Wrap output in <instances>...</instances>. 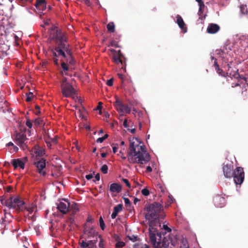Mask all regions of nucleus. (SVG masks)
<instances>
[{
    "label": "nucleus",
    "mask_w": 248,
    "mask_h": 248,
    "mask_svg": "<svg viewBox=\"0 0 248 248\" xmlns=\"http://www.w3.org/2000/svg\"><path fill=\"white\" fill-rule=\"evenodd\" d=\"M101 171L104 174H106L108 173V167L107 165H103L101 168Z\"/></svg>",
    "instance_id": "nucleus-32"
},
{
    "label": "nucleus",
    "mask_w": 248,
    "mask_h": 248,
    "mask_svg": "<svg viewBox=\"0 0 248 248\" xmlns=\"http://www.w3.org/2000/svg\"><path fill=\"white\" fill-rule=\"evenodd\" d=\"M122 181L125 184L126 186H127L128 187H130V184L127 179L123 178Z\"/></svg>",
    "instance_id": "nucleus-42"
},
{
    "label": "nucleus",
    "mask_w": 248,
    "mask_h": 248,
    "mask_svg": "<svg viewBox=\"0 0 248 248\" xmlns=\"http://www.w3.org/2000/svg\"><path fill=\"white\" fill-rule=\"evenodd\" d=\"M164 229L167 232H170L171 230L170 228L168 227L166 225H163V226Z\"/></svg>",
    "instance_id": "nucleus-47"
},
{
    "label": "nucleus",
    "mask_w": 248,
    "mask_h": 248,
    "mask_svg": "<svg viewBox=\"0 0 248 248\" xmlns=\"http://www.w3.org/2000/svg\"><path fill=\"white\" fill-rule=\"evenodd\" d=\"M27 98L26 99V101L27 102H30L31 100L33 97V94L31 92H29V93L26 94Z\"/></svg>",
    "instance_id": "nucleus-31"
},
{
    "label": "nucleus",
    "mask_w": 248,
    "mask_h": 248,
    "mask_svg": "<svg viewBox=\"0 0 248 248\" xmlns=\"http://www.w3.org/2000/svg\"><path fill=\"white\" fill-rule=\"evenodd\" d=\"M141 192L142 194L144 196H148L150 194L149 190L147 188H143V189L141 190Z\"/></svg>",
    "instance_id": "nucleus-39"
},
{
    "label": "nucleus",
    "mask_w": 248,
    "mask_h": 248,
    "mask_svg": "<svg viewBox=\"0 0 248 248\" xmlns=\"http://www.w3.org/2000/svg\"><path fill=\"white\" fill-rule=\"evenodd\" d=\"M107 155V153H103L101 154V156L103 158H104L106 156V155Z\"/></svg>",
    "instance_id": "nucleus-63"
},
{
    "label": "nucleus",
    "mask_w": 248,
    "mask_h": 248,
    "mask_svg": "<svg viewBox=\"0 0 248 248\" xmlns=\"http://www.w3.org/2000/svg\"><path fill=\"white\" fill-rule=\"evenodd\" d=\"M84 233L88 235L89 238L93 237L97 234V232L93 227L85 228Z\"/></svg>",
    "instance_id": "nucleus-19"
},
{
    "label": "nucleus",
    "mask_w": 248,
    "mask_h": 248,
    "mask_svg": "<svg viewBox=\"0 0 248 248\" xmlns=\"http://www.w3.org/2000/svg\"><path fill=\"white\" fill-rule=\"evenodd\" d=\"M134 140L138 141L137 138H133L130 140L128 148L127 159L129 163L132 164H140V167H142V165L148 162L150 159V155L147 152L145 146H140L135 144Z\"/></svg>",
    "instance_id": "nucleus-2"
},
{
    "label": "nucleus",
    "mask_w": 248,
    "mask_h": 248,
    "mask_svg": "<svg viewBox=\"0 0 248 248\" xmlns=\"http://www.w3.org/2000/svg\"><path fill=\"white\" fill-rule=\"evenodd\" d=\"M83 1L86 5L88 6H90L91 4V3L89 0H83Z\"/></svg>",
    "instance_id": "nucleus-51"
},
{
    "label": "nucleus",
    "mask_w": 248,
    "mask_h": 248,
    "mask_svg": "<svg viewBox=\"0 0 248 248\" xmlns=\"http://www.w3.org/2000/svg\"><path fill=\"white\" fill-rule=\"evenodd\" d=\"M64 201L67 202V204L63 202H60L57 205V208L58 210L63 214H65L68 211V202L66 199H63Z\"/></svg>",
    "instance_id": "nucleus-15"
},
{
    "label": "nucleus",
    "mask_w": 248,
    "mask_h": 248,
    "mask_svg": "<svg viewBox=\"0 0 248 248\" xmlns=\"http://www.w3.org/2000/svg\"><path fill=\"white\" fill-rule=\"evenodd\" d=\"M52 141L55 144H57V142H58L57 139L56 137H55L54 138L52 139Z\"/></svg>",
    "instance_id": "nucleus-59"
},
{
    "label": "nucleus",
    "mask_w": 248,
    "mask_h": 248,
    "mask_svg": "<svg viewBox=\"0 0 248 248\" xmlns=\"http://www.w3.org/2000/svg\"><path fill=\"white\" fill-rule=\"evenodd\" d=\"M127 237H128L129 240H130L133 242H136L137 240V236H135L134 235H132L131 236H128Z\"/></svg>",
    "instance_id": "nucleus-41"
},
{
    "label": "nucleus",
    "mask_w": 248,
    "mask_h": 248,
    "mask_svg": "<svg viewBox=\"0 0 248 248\" xmlns=\"http://www.w3.org/2000/svg\"><path fill=\"white\" fill-rule=\"evenodd\" d=\"M237 86H240V84L239 83H235V84L233 83L232 85V88H234V87H235Z\"/></svg>",
    "instance_id": "nucleus-60"
},
{
    "label": "nucleus",
    "mask_w": 248,
    "mask_h": 248,
    "mask_svg": "<svg viewBox=\"0 0 248 248\" xmlns=\"http://www.w3.org/2000/svg\"><path fill=\"white\" fill-rule=\"evenodd\" d=\"M119 154H121V157L123 159H126V157L124 155V153H123V152L122 151V150L120 151L119 152Z\"/></svg>",
    "instance_id": "nucleus-55"
},
{
    "label": "nucleus",
    "mask_w": 248,
    "mask_h": 248,
    "mask_svg": "<svg viewBox=\"0 0 248 248\" xmlns=\"http://www.w3.org/2000/svg\"><path fill=\"white\" fill-rule=\"evenodd\" d=\"M54 51L52 50L53 51V62H54L55 64L57 66H58L59 65V63L58 62V59H57V57H60L61 59H62V56L59 55L58 52H57L55 49Z\"/></svg>",
    "instance_id": "nucleus-25"
},
{
    "label": "nucleus",
    "mask_w": 248,
    "mask_h": 248,
    "mask_svg": "<svg viewBox=\"0 0 248 248\" xmlns=\"http://www.w3.org/2000/svg\"><path fill=\"white\" fill-rule=\"evenodd\" d=\"M35 208V205L33 204H31L28 207L26 206L25 210H27L29 214H31Z\"/></svg>",
    "instance_id": "nucleus-28"
},
{
    "label": "nucleus",
    "mask_w": 248,
    "mask_h": 248,
    "mask_svg": "<svg viewBox=\"0 0 248 248\" xmlns=\"http://www.w3.org/2000/svg\"><path fill=\"white\" fill-rule=\"evenodd\" d=\"M13 149H14V151L15 152H17V151L18 150V147L15 145L13 146Z\"/></svg>",
    "instance_id": "nucleus-62"
},
{
    "label": "nucleus",
    "mask_w": 248,
    "mask_h": 248,
    "mask_svg": "<svg viewBox=\"0 0 248 248\" xmlns=\"http://www.w3.org/2000/svg\"><path fill=\"white\" fill-rule=\"evenodd\" d=\"M95 178L96 180L99 181L100 180V174L99 173H97L95 176Z\"/></svg>",
    "instance_id": "nucleus-56"
},
{
    "label": "nucleus",
    "mask_w": 248,
    "mask_h": 248,
    "mask_svg": "<svg viewBox=\"0 0 248 248\" xmlns=\"http://www.w3.org/2000/svg\"><path fill=\"white\" fill-rule=\"evenodd\" d=\"M240 11L242 14L245 15L248 18V11L246 5H241L240 6Z\"/></svg>",
    "instance_id": "nucleus-27"
},
{
    "label": "nucleus",
    "mask_w": 248,
    "mask_h": 248,
    "mask_svg": "<svg viewBox=\"0 0 248 248\" xmlns=\"http://www.w3.org/2000/svg\"><path fill=\"white\" fill-rule=\"evenodd\" d=\"M114 239L116 241H120V237L118 235H114Z\"/></svg>",
    "instance_id": "nucleus-57"
},
{
    "label": "nucleus",
    "mask_w": 248,
    "mask_h": 248,
    "mask_svg": "<svg viewBox=\"0 0 248 248\" xmlns=\"http://www.w3.org/2000/svg\"><path fill=\"white\" fill-rule=\"evenodd\" d=\"M108 31L110 33H113L115 31V25L113 22H109L107 26Z\"/></svg>",
    "instance_id": "nucleus-26"
},
{
    "label": "nucleus",
    "mask_w": 248,
    "mask_h": 248,
    "mask_svg": "<svg viewBox=\"0 0 248 248\" xmlns=\"http://www.w3.org/2000/svg\"><path fill=\"white\" fill-rule=\"evenodd\" d=\"M196 1L198 2L199 5L200 7V11L204 7V4L202 0H196Z\"/></svg>",
    "instance_id": "nucleus-40"
},
{
    "label": "nucleus",
    "mask_w": 248,
    "mask_h": 248,
    "mask_svg": "<svg viewBox=\"0 0 248 248\" xmlns=\"http://www.w3.org/2000/svg\"><path fill=\"white\" fill-rule=\"evenodd\" d=\"M35 109L36 110V111L35 112V113L36 115L40 114V107H39V106H38V105H36L35 107Z\"/></svg>",
    "instance_id": "nucleus-45"
},
{
    "label": "nucleus",
    "mask_w": 248,
    "mask_h": 248,
    "mask_svg": "<svg viewBox=\"0 0 248 248\" xmlns=\"http://www.w3.org/2000/svg\"><path fill=\"white\" fill-rule=\"evenodd\" d=\"M108 137V134H105L103 137L99 138L97 139L96 141L97 142L102 143L103 142L104 140L107 139Z\"/></svg>",
    "instance_id": "nucleus-34"
},
{
    "label": "nucleus",
    "mask_w": 248,
    "mask_h": 248,
    "mask_svg": "<svg viewBox=\"0 0 248 248\" xmlns=\"http://www.w3.org/2000/svg\"><path fill=\"white\" fill-rule=\"evenodd\" d=\"M110 54L108 53L111 58L112 61L115 64L121 65V68H123L126 65V58L124 56L120 50H116L114 49L111 48L108 49Z\"/></svg>",
    "instance_id": "nucleus-5"
},
{
    "label": "nucleus",
    "mask_w": 248,
    "mask_h": 248,
    "mask_svg": "<svg viewBox=\"0 0 248 248\" xmlns=\"http://www.w3.org/2000/svg\"><path fill=\"white\" fill-rule=\"evenodd\" d=\"M235 78H240L242 79H243L244 80H245V81H247V78L244 77L243 75H240L239 74H236L235 75Z\"/></svg>",
    "instance_id": "nucleus-43"
},
{
    "label": "nucleus",
    "mask_w": 248,
    "mask_h": 248,
    "mask_svg": "<svg viewBox=\"0 0 248 248\" xmlns=\"http://www.w3.org/2000/svg\"><path fill=\"white\" fill-rule=\"evenodd\" d=\"M215 206L218 208H221L225 205V199L220 195H217L213 200Z\"/></svg>",
    "instance_id": "nucleus-14"
},
{
    "label": "nucleus",
    "mask_w": 248,
    "mask_h": 248,
    "mask_svg": "<svg viewBox=\"0 0 248 248\" xmlns=\"http://www.w3.org/2000/svg\"><path fill=\"white\" fill-rule=\"evenodd\" d=\"M51 30L55 31L53 34V38L57 41L58 45L55 50L58 52L59 55L66 57L71 64H73V53L70 45L67 43V34L65 32L58 29L56 26H53Z\"/></svg>",
    "instance_id": "nucleus-3"
},
{
    "label": "nucleus",
    "mask_w": 248,
    "mask_h": 248,
    "mask_svg": "<svg viewBox=\"0 0 248 248\" xmlns=\"http://www.w3.org/2000/svg\"><path fill=\"white\" fill-rule=\"evenodd\" d=\"M34 124L37 126H40L43 124V121L41 118H38L34 120Z\"/></svg>",
    "instance_id": "nucleus-29"
},
{
    "label": "nucleus",
    "mask_w": 248,
    "mask_h": 248,
    "mask_svg": "<svg viewBox=\"0 0 248 248\" xmlns=\"http://www.w3.org/2000/svg\"><path fill=\"white\" fill-rule=\"evenodd\" d=\"M123 209V205L119 204L115 206L113 208V212L111 215V217L112 219H114L117 217L119 212L121 211Z\"/></svg>",
    "instance_id": "nucleus-21"
},
{
    "label": "nucleus",
    "mask_w": 248,
    "mask_h": 248,
    "mask_svg": "<svg viewBox=\"0 0 248 248\" xmlns=\"http://www.w3.org/2000/svg\"><path fill=\"white\" fill-rule=\"evenodd\" d=\"M176 17L177 19L176 23H177L179 27L182 30L186 29V24L184 23V21L183 18H182V17L180 15H177Z\"/></svg>",
    "instance_id": "nucleus-23"
},
{
    "label": "nucleus",
    "mask_w": 248,
    "mask_h": 248,
    "mask_svg": "<svg viewBox=\"0 0 248 248\" xmlns=\"http://www.w3.org/2000/svg\"><path fill=\"white\" fill-rule=\"evenodd\" d=\"M123 125L125 128H127L128 127V124H127V120L126 119H125L123 123Z\"/></svg>",
    "instance_id": "nucleus-54"
},
{
    "label": "nucleus",
    "mask_w": 248,
    "mask_h": 248,
    "mask_svg": "<svg viewBox=\"0 0 248 248\" xmlns=\"http://www.w3.org/2000/svg\"><path fill=\"white\" fill-rule=\"evenodd\" d=\"M27 140L25 132H20L16 133L14 136V140L15 142L19 145L20 147L24 149V146H26L25 141Z\"/></svg>",
    "instance_id": "nucleus-9"
},
{
    "label": "nucleus",
    "mask_w": 248,
    "mask_h": 248,
    "mask_svg": "<svg viewBox=\"0 0 248 248\" xmlns=\"http://www.w3.org/2000/svg\"><path fill=\"white\" fill-rule=\"evenodd\" d=\"M97 238L95 240H89L87 242L85 240H82L80 243L81 248H96Z\"/></svg>",
    "instance_id": "nucleus-13"
},
{
    "label": "nucleus",
    "mask_w": 248,
    "mask_h": 248,
    "mask_svg": "<svg viewBox=\"0 0 248 248\" xmlns=\"http://www.w3.org/2000/svg\"><path fill=\"white\" fill-rule=\"evenodd\" d=\"M215 69L219 75L224 76V72L222 69L219 68V65H217V67H216Z\"/></svg>",
    "instance_id": "nucleus-38"
},
{
    "label": "nucleus",
    "mask_w": 248,
    "mask_h": 248,
    "mask_svg": "<svg viewBox=\"0 0 248 248\" xmlns=\"http://www.w3.org/2000/svg\"><path fill=\"white\" fill-rule=\"evenodd\" d=\"M128 130L130 131L131 133L134 134L136 132V129L135 128H132V129H128Z\"/></svg>",
    "instance_id": "nucleus-58"
},
{
    "label": "nucleus",
    "mask_w": 248,
    "mask_h": 248,
    "mask_svg": "<svg viewBox=\"0 0 248 248\" xmlns=\"http://www.w3.org/2000/svg\"><path fill=\"white\" fill-rule=\"evenodd\" d=\"M222 170L224 176L226 178H231L232 177L233 170V166L231 164H223Z\"/></svg>",
    "instance_id": "nucleus-12"
},
{
    "label": "nucleus",
    "mask_w": 248,
    "mask_h": 248,
    "mask_svg": "<svg viewBox=\"0 0 248 248\" xmlns=\"http://www.w3.org/2000/svg\"><path fill=\"white\" fill-rule=\"evenodd\" d=\"M11 163L14 167L15 169L19 167L21 169H24L25 167V163L19 158L13 159L11 161Z\"/></svg>",
    "instance_id": "nucleus-17"
},
{
    "label": "nucleus",
    "mask_w": 248,
    "mask_h": 248,
    "mask_svg": "<svg viewBox=\"0 0 248 248\" xmlns=\"http://www.w3.org/2000/svg\"><path fill=\"white\" fill-rule=\"evenodd\" d=\"M141 248H150L149 246L146 244L143 245Z\"/></svg>",
    "instance_id": "nucleus-64"
},
{
    "label": "nucleus",
    "mask_w": 248,
    "mask_h": 248,
    "mask_svg": "<svg viewBox=\"0 0 248 248\" xmlns=\"http://www.w3.org/2000/svg\"><path fill=\"white\" fill-rule=\"evenodd\" d=\"M202 13H203L202 8V9L200 11V9H199V12H198V15L199 16V18L201 19H202Z\"/></svg>",
    "instance_id": "nucleus-48"
},
{
    "label": "nucleus",
    "mask_w": 248,
    "mask_h": 248,
    "mask_svg": "<svg viewBox=\"0 0 248 248\" xmlns=\"http://www.w3.org/2000/svg\"><path fill=\"white\" fill-rule=\"evenodd\" d=\"M113 105L117 110L120 112H126L129 114L131 112V108L127 105H124L118 98H116Z\"/></svg>",
    "instance_id": "nucleus-11"
},
{
    "label": "nucleus",
    "mask_w": 248,
    "mask_h": 248,
    "mask_svg": "<svg viewBox=\"0 0 248 248\" xmlns=\"http://www.w3.org/2000/svg\"><path fill=\"white\" fill-rule=\"evenodd\" d=\"M122 186L120 184L117 183H113L110 185L109 187V190L110 192L114 193H119L121 191Z\"/></svg>",
    "instance_id": "nucleus-20"
},
{
    "label": "nucleus",
    "mask_w": 248,
    "mask_h": 248,
    "mask_svg": "<svg viewBox=\"0 0 248 248\" xmlns=\"http://www.w3.org/2000/svg\"><path fill=\"white\" fill-rule=\"evenodd\" d=\"M109 46H114L115 47H120L121 46L118 45V43L114 40H112L110 42Z\"/></svg>",
    "instance_id": "nucleus-37"
},
{
    "label": "nucleus",
    "mask_w": 248,
    "mask_h": 248,
    "mask_svg": "<svg viewBox=\"0 0 248 248\" xmlns=\"http://www.w3.org/2000/svg\"><path fill=\"white\" fill-rule=\"evenodd\" d=\"M99 224H100V226L101 229L102 230H104L105 229V224L104 221L101 217H100L99 218Z\"/></svg>",
    "instance_id": "nucleus-35"
},
{
    "label": "nucleus",
    "mask_w": 248,
    "mask_h": 248,
    "mask_svg": "<svg viewBox=\"0 0 248 248\" xmlns=\"http://www.w3.org/2000/svg\"><path fill=\"white\" fill-rule=\"evenodd\" d=\"M1 203L9 209H15L17 212H23L26 208L25 202L17 197L14 199L10 197L8 199L2 200Z\"/></svg>",
    "instance_id": "nucleus-4"
},
{
    "label": "nucleus",
    "mask_w": 248,
    "mask_h": 248,
    "mask_svg": "<svg viewBox=\"0 0 248 248\" xmlns=\"http://www.w3.org/2000/svg\"><path fill=\"white\" fill-rule=\"evenodd\" d=\"M107 85L108 86H112L113 85V78H110L107 81Z\"/></svg>",
    "instance_id": "nucleus-44"
},
{
    "label": "nucleus",
    "mask_w": 248,
    "mask_h": 248,
    "mask_svg": "<svg viewBox=\"0 0 248 248\" xmlns=\"http://www.w3.org/2000/svg\"><path fill=\"white\" fill-rule=\"evenodd\" d=\"M102 105V103L101 102H99V103H98V106L97 107V108H96L97 109H98V110H100V111H99V113L100 114L101 113V105Z\"/></svg>",
    "instance_id": "nucleus-50"
},
{
    "label": "nucleus",
    "mask_w": 248,
    "mask_h": 248,
    "mask_svg": "<svg viewBox=\"0 0 248 248\" xmlns=\"http://www.w3.org/2000/svg\"><path fill=\"white\" fill-rule=\"evenodd\" d=\"M79 210L78 205L75 202H68V210L72 211L73 215Z\"/></svg>",
    "instance_id": "nucleus-22"
},
{
    "label": "nucleus",
    "mask_w": 248,
    "mask_h": 248,
    "mask_svg": "<svg viewBox=\"0 0 248 248\" xmlns=\"http://www.w3.org/2000/svg\"><path fill=\"white\" fill-rule=\"evenodd\" d=\"M145 209L147 213L145 218L149 221V236L152 241L154 242V235L160 237L161 232L155 227L159 219L165 217L163 207L159 203L155 202L146 206Z\"/></svg>",
    "instance_id": "nucleus-1"
},
{
    "label": "nucleus",
    "mask_w": 248,
    "mask_h": 248,
    "mask_svg": "<svg viewBox=\"0 0 248 248\" xmlns=\"http://www.w3.org/2000/svg\"><path fill=\"white\" fill-rule=\"evenodd\" d=\"M26 124L29 128H31L32 127V123L30 120H27Z\"/></svg>",
    "instance_id": "nucleus-46"
},
{
    "label": "nucleus",
    "mask_w": 248,
    "mask_h": 248,
    "mask_svg": "<svg viewBox=\"0 0 248 248\" xmlns=\"http://www.w3.org/2000/svg\"><path fill=\"white\" fill-rule=\"evenodd\" d=\"M232 177L235 184L241 185L243 182L245 177L243 168L241 167H237L233 170Z\"/></svg>",
    "instance_id": "nucleus-8"
},
{
    "label": "nucleus",
    "mask_w": 248,
    "mask_h": 248,
    "mask_svg": "<svg viewBox=\"0 0 248 248\" xmlns=\"http://www.w3.org/2000/svg\"><path fill=\"white\" fill-rule=\"evenodd\" d=\"M125 246V243L123 241H118L115 245L116 248H122Z\"/></svg>",
    "instance_id": "nucleus-36"
},
{
    "label": "nucleus",
    "mask_w": 248,
    "mask_h": 248,
    "mask_svg": "<svg viewBox=\"0 0 248 248\" xmlns=\"http://www.w3.org/2000/svg\"><path fill=\"white\" fill-rule=\"evenodd\" d=\"M117 147H115V146H114L112 148V149H113V152L114 154H115L117 151Z\"/></svg>",
    "instance_id": "nucleus-61"
},
{
    "label": "nucleus",
    "mask_w": 248,
    "mask_h": 248,
    "mask_svg": "<svg viewBox=\"0 0 248 248\" xmlns=\"http://www.w3.org/2000/svg\"><path fill=\"white\" fill-rule=\"evenodd\" d=\"M93 177V175L92 174L86 175L85 176V178L88 180L91 179Z\"/></svg>",
    "instance_id": "nucleus-52"
},
{
    "label": "nucleus",
    "mask_w": 248,
    "mask_h": 248,
    "mask_svg": "<svg viewBox=\"0 0 248 248\" xmlns=\"http://www.w3.org/2000/svg\"><path fill=\"white\" fill-rule=\"evenodd\" d=\"M62 59H61V66L62 69V70L61 71V74L62 76L66 75L68 76H72V74L69 73L70 70L72 68L69 67V65L73 66L76 64V60L73 57V59L74 61V63L73 64H71L68 61L67 58L66 57H62Z\"/></svg>",
    "instance_id": "nucleus-7"
},
{
    "label": "nucleus",
    "mask_w": 248,
    "mask_h": 248,
    "mask_svg": "<svg viewBox=\"0 0 248 248\" xmlns=\"http://www.w3.org/2000/svg\"><path fill=\"white\" fill-rule=\"evenodd\" d=\"M125 205L126 207H130L131 205V203L129 199L127 198H124Z\"/></svg>",
    "instance_id": "nucleus-33"
},
{
    "label": "nucleus",
    "mask_w": 248,
    "mask_h": 248,
    "mask_svg": "<svg viewBox=\"0 0 248 248\" xmlns=\"http://www.w3.org/2000/svg\"><path fill=\"white\" fill-rule=\"evenodd\" d=\"M86 221H87V222H91V223H93V219L92 217H91V216H89L88 217V218H87V220H86Z\"/></svg>",
    "instance_id": "nucleus-49"
},
{
    "label": "nucleus",
    "mask_w": 248,
    "mask_h": 248,
    "mask_svg": "<svg viewBox=\"0 0 248 248\" xmlns=\"http://www.w3.org/2000/svg\"><path fill=\"white\" fill-rule=\"evenodd\" d=\"M34 165L37 168V171L43 176L46 175V172L44 169L46 168V159L44 158H41L40 159L37 160L34 162Z\"/></svg>",
    "instance_id": "nucleus-10"
},
{
    "label": "nucleus",
    "mask_w": 248,
    "mask_h": 248,
    "mask_svg": "<svg viewBox=\"0 0 248 248\" xmlns=\"http://www.w3.org/2000/svg\"><path fill=\"white\" fill-rule=\"evenodd\" d=\"M36 156H42L45 154V151L42 148L37 146L35 147L32 150Z\"/></svg>",
    "instance_id": "nucleus-24"
},
{
    "label": "nucleus",
    "mask_w": 248,
    "mask_h": 248,
    "mask_svg": "<svg viewBox=\"0 0 248 248\" xmlns=\"http://www.w3.org/2000/svg\"><path fill=\"white\" fill-rule=\"evenodd\" d=\"M98 237L100 239L98 247L99 248H105V245L104 243V240L101 235H99Z\"/></svg>",
    "instance_id": "nucleus-30"
},
{
    "label": "nucleus",
    "mask_w": 248,
    "mask_h": 248,
    "mask_svg": "<svg viewBox=\"0 0 248 248\" xmlns=\"http://www.w3.org/2000/svg\"><path fill=\"white\" fill-rule=\"evenodd\" d=\"M152 171V169L150 166H148L146 168V172L147 173L151 172Z\"/></svg>",
    "instance_id": "nucleus-53"
},
{
    "label": "nucleus",
    "mask_w": 248,
    "mask_h": 248,
    "mask_svg": "<svg viewBox=\"0 0 248 248\" xmlns=\"http://www.w3.org/2000/svg\"><path fill=\"white\" fill-rule=\"evenodd\" d=\"M61 87L62 95L66 97H69L75 94V91L73 86L67 81L66 78H63L61 83Z\"/></svg>",
    "instance_id": "nucleus-6"
},
{
    "label": "nucleus",
    "mask_w": 248,
    "mask_h": 248,
    "mask_svg": "<svg viewBox=\"0 0 248 248\" xmlns=\"http://www.w3.org/2000/svg\"><path fill=\"white\" fill-rule=\"evenodd\" d=\"M35 6L37 9L41 12L46 10V4L45 0H37Z\"/></svg>",
    "instance_id": "nucleus-16"
},
{
    "label": "nucleus",
    "mask_w": 248,
    "mask_h": 248,
    "mask_svg": "<svg viewBox=\"0 0 248 248\" xmlns=\"http://www.w3.org/2000/svg\"><path fill=\"white\" fill-rule=\"evenodd\" d=\"M220 29L219 26L216 24H210L207 29V31L209 33L213 34L217 32Z\"/></svg>",
    "instance_id": "nucleus-18"
}]
</instances>
